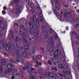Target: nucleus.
<instances>
[{
	"label": "nucleus",
	"instance_id": "nucleus-1",
	"mask_svg": "<svg viewBox=\"0 0 79 79\" xmlns=\"http://www.w3.org/2000/svg\"><path fill=\"white\" fill-rule=\"evenodd\" d=\"M30 19L32 21V22H29V25L31 28L32 29V31H34L35 35V36H38V35H39V31L37 30V29H36V30H34V28L36 27L35 24V23H34L35 20L36 19L35 16H33V17H30Z\"/></svg>",
	"mask_w": 79,
	"mask_h": 79
},
{
	"label": "nucleus",
	"instance_id": "nucleus-2",
	"mask_svg": "<svg viewBox=\"0 0 79 79\" xmlns=\"http://www.w3.org/2000/svg\"><path fill=\"white\" fill-rule=\"evenodd\" d=\"M5 40L2 39L1 40L0 44V50L2 49V48H5L7 51H9L10 48L11 47V44L10 43L8 45L6 42H5Z\"/></svg>",
	"mask_w": 79,
	"mask_h": 79
},
{
	"label": "nucleus",
	"instance_id": "nucleus-3",
	"mask_svg": "<svg viewBox=\"0 0 79 79\" xmlns=\"http://www.w3.org/2000/svg\"><path fill=\"white\" fill-rule=\"evenodd\" d=\"M54 44V39L53 37H50L48 41V44L49 45H52L49 49L50 52H51L50 54V56H52V55L54 54V52H55L54 51H53L54 47V46L53 45Z\"/></svg>",
	"mask_w": 79,
	"mask_h": 79
},
{
	"label": "nucleus",
	"instance_id": "nucleus-4",
	"mask_svg": "<svg viewBox=\"0 0 79 79\" xmlns=\"http://www.w3.org/2000/svg\"><path fill=\"white\" fill-rule=\"evenodd\" d=\"M19 44L18 43H17L15 44H13V48H12V53L13 55H15V50H16V48H18L19 49H20V48H19Z\"/></svg>",
	"mask_w": 79,
	"mask_h": 79
},
{
	"label": "nucleus",
	"instance_id": "nucleus-5",
	"mask_svg": "<svg viewBox=\"0 0 79 79\" xmlns=\"http://www.w3.org/2000/svg\"><path fill=\"white\" fill-rule=\"evenodd\" d=\"M15 49L16 50L15 54L16 57L18 59H21L22 57L21 55L19 54V51L18 50V48H16Z\"/></svg>",
	"mask_w": 79,
	"mask_h": 79
},
{
	"label": "nucleus",
	"instance_id": "nucleus-6",
	"mask_svg": "<svg viewBox=\"0 0 79 79\" xmlns=\"http://www.w3.org/2000/svg\"><path fill=\"white\" fill-rule=\"evenodd\" d=\"M35 58H36L37 59H38V60H41L42 59V57H41V56H40L37 55L36 56L33 58V61L35 62V63L36 64H38V60H36Z\"/></svg>",
	"mask_w": 79,
	"mask_h": 79
},
{
	"label": "nucleus",
	"instance_id": "nucleus-7",
	"mask_svg": "<svg viewBox=\"0 0 79 79\" xmlns=\"http://www.w3.org/2000/svg\"><path fill=\"white\" fill-rule=\"evenodd\" d=\"M61 51H60V50H56L55 54V57H57V56H60L61 55Z\"/></svg>",
	"mask_w": 79,
	"mask_h": 79
},
{
	"label": "nucleus",
	"instance_id": "nucleus-8",
	"mask_svg": "<svg viewBox=\"0 0 79 79\" xmlns=\"http://www.w3.org/2000/svg\"><path fill=\"white\" fill-rule=\"evenodd\" d=\"M60 64H59L58 66V68H59L62 69V67H63L62 64H65V61L63 60H61L60 62Z\"/></svg>",
	"mask_w": 79,
	"mask_h": 79
},
{
	"label": "nucleus",
	"instance_id": "nucleus-9",
	"mask_svg": "<svg viewBox=\"0 0 79 79\" xmlns=\"http://www.w3.org/2000/svg\"><path fill=\"white\" fill-rule=\"evenodd\" d=\"M47 27L46 25H44L43 26V30L42 31V33H44V34L45 35V34H47V32L46 31H47Z\"/></svg>",
	"mask_w": 79,
	"mask_h": 79
},
{
	"label": "nucleus",
	"instance_id": "nucleus-10",
	"mask_svg": "<svg viewBox=\"0 0 79 79\" xmlns=\"http://www.w3.org/2000/svg\"><path fill=\"white\" fill-rule=\"evenodd\" d=\"M31 67V64L28 63H27V66L23 68V70H26L28 69L29 68H30Z\"/></svg>",
	"mask_w": 79,
	"mask_h": 79
},
{
	"label": "nucleus",
	"instance_id": "nucleus-11",
	"mask_svg": "<svg viewBox=\"0 0 79 79\" xmlns=\"http://www.w3.org/2000/svg\"><path fill=\"white\" fill-rule=\"evenodd\" d=\"M59 75L60 76L61 79H66H66H68V77L66 75H63L61 73H59Z\"/></svg>",
	"mask_w": 79,
	"mask_h": 79
},
{
	"label": "nucleus",
	"instance_id": "nucleus-12",
	"mask_svg": "<svg viewBox=\"0 0 79 79\" xmlns=\"http://www.w3.org/2000/svg\"><path fill=\"white\" fill-rule=\"evenodd\" d=\"M23 41L24 42L26 45H27V46H31V44L27 42V40L25 39L24 37H23Z\"/></svg>",
	"mask_w": 79,
	"mask_h": 79
},
{
	"label": "nucleus",
	"instance_id": "nucleus-13",
	"mask_svg": "<svg viewBox=\"0 0 79 79\" xmlns=\"http://www.w3.org/2000/svg\"><path fill=\"white\" fill-rule=\"evenodd\" d=\"M27 48V46H24V49H23V48L21 47V48L20 49V50L22 52V53L24 52H25V49L26 50H27V48Z\"/></svg>",
	"mask_w": 79,
	"mask_h": 79
},
{
	"label": "nucleus",
	"instance_id": "nucleus-14",
	"mask_svg": "<svg viewBox=\"0 0 79 79\" xmlns=\"http://www.w3.org/2000/svg\"><path fill=\"white\" fill-rule=\"evenodd\" d=\"M19 3V0H14L11 2V4L12 5H14V4L18 5Z\"/></svg>",
	"mask_w": 79,
	"mask_h": 79
},
{
	"label": "nucleus",
	"instance_id": "nucleus-15",
	"mask_svg": "<svg viewBox=\"0 0 79 79\" xmlns=\"http://www.w3.org/2000/svg\"><path fill=\"white\" fill-rule=\"evenodd\" d=\"M14 75L15 76H18L19 74V73L18 72H17V70L16 69H14L13 70H12Z\"/></svg>",
	"mask_w": 79,
	"mask_h": 79
},
{
	"label": "nucleus",
	"instance_id": "nucleus-16",
	"mask_svg": "<svg viewBox=\"0 0 79 79\" xmlns=\"http://www.w3.org/2000/svg\"><path fill=\"white\" fill-rule=\"evenodd\" d=\"M11 71H12V70L7 69L4 71V73L5 74H10L11 73Z\"/></svg>",
	"mask_w": 79,
	"mask_h": 79
},
{
	"label": "nucleus",
	"instance_id": "nucleus-17",
	"mask_svg": "<svg viewBox=\"0 0 79 79\" xmlns=\"http://www.w3.org/2000/svg\"><path fill=\"white\" fill-rule=\"evenodd\" d=\"M38 16H42V11L41 9L38 10L37 12Z\"/></svg>",
	"mask_w": 79,
	"mask_h": 79
},
{
	"label": "nucleus",
	"instance_id": "nucleus-18",
	"mask_svg": "<svg viewBox=\"0 0 79 79\" xmlns=\"http://www.w3.org/2000/svg\"><path fill=\"white\" fill-rule=\"evenodd\" d=\"M13 65L12 64H9L7 66V68L8 69H11V68H13Z\"/></svg>",
	"mask_w": 79,
	"mask_h": 79
},
{
	"label": "nucleus",
	"instance_id": "nucleus-19",
	"mask_svg": "<svg viewBox=\"0 0 79 79\" xmlns=\"http://www.w3.org/2000/svg\"><path fill=\"white\" fill-rule=\"evenodd\" d=\"M2 65H6L7 63L6 62V61L5 59H3L2 60Z\"/></svg>",
	"mask_w": 79,
	"mask_h": 79
},
{
	"label": "nucleus",
	"instance_id": "nucleus-20",
	"mask_svg": "<svg viewBox=\"0 0 79 79\" xmlns=\"http://www.w3.org/2000/svg\"><path fill=\"white\" fill-rule=\"evenodd\" d=\"M39 20L40 21V22H41L42 24H44L45 22V20H44L43 19V18L41 17H39Z\"/></svg>",
	"mask_w": 79,
	"mask_h": 79
},
{
	"label": "nucleus",
	"instance_id": "nucleus-21",
	"mask_svg": "<svg viewBox=\"0 0 79 79\" xmlns=\"http://www.w3.org/2000/svg\"><path fill=\"white\" fill-rule=\"evenodd\" d=\"M4 27H2V26H0V37H2V36H3V33H1V32H2V30H3V29H4Z\"/></svg>",
	"mask_w": 79,
	"mask_h": 79
},
{
	"label": "nucleus",
	"instance_id": "nucleus-22",
	"mask_svg": "<svg viewBox=\"0 0 79 79\" xmlns=\"http://www.w3.org/2000/svg\"><path fill=\"white\" fill-rule=\"evenodd\" d=\"M63 73H65V74H71V73H70V71H69V70L68 69H66V71H63Z\"/></svg>",
	"mask_w": 79,
	"mask_h": 79
},
{
	"label": "nucleus",
	"instance_id": "nucleus-23",
	"mask_svg": "<svg viewBox=\"0 0 79 79\" xmlns=\"http://www.w3.org/2000/svg\"><path fill=\"white\" fill-rule=\"evenodd\" d=\"M20 28H21V29H22V30H23L24 31H25L26 29V27L23 25H20Z\"/></svg>",
	"mask_w": 79,
	"mask_h": 79
},
{
	"label": "nucleus",
	"instance_id": "nucleus-24",
	"mask_svg": "<svg viewBox=\"0 0 79 79\" xmlns=\"http://www.w3.org/2000/svg\"><path fill=\"white\" fill-rule=\"evenodd\" d=\"M16 8H17V11H19V9H21V8H22L21 6L18 5H17L16 6Z\"/></svg>",
	"mask_w": 79,
	"mask_h": 79
},
{
	"label": "nucleus",
	"instance_id": "nucleus-25",
	"mask_svg": "<svg viewBox=\"0 0 79 79\" xmlns=\"http://www.w3.org/2000/svg\"><path fill=\"white\" fill-rule=\"evenodd\" d=\"M51 74V73H50V72H46L45 73V76H46V77H50Z\"/></svg>",
	"mask_w": 79,
	"mask_h": 79
},
{
	"label": "nucleus",
	"instance_id": "nucleus-26",
	"mask_svg": "<svg viewBox=\"0 0 79 79\" xmlns=\"http://www.w3.org/2000/svg\"><path fill=\"white\" fill-rule=\"evenodd\" d=\"M19 69L20 71V74L21 77H23V72L21 71V69Z\"/></svg>",
	"mask_w": 79,
	"mask_h": 79
},
{
	"label": "nucleus",
	"instance_id": "nucleus-27",
	"mask_svg": "<svg viewBox=\"0 0 79 79\" xmlns=\"http://www.w3.org/2000/svg\"><path fill=\"white\" fill-rule=\"evenodd\" d=\"M22 55L23 57H26L27 56V53L24 52L22 53Z\"/></svg>",
	"mask_w": 79,
	"mask_h": 79
},
{
	"label": "nucleus",
	"instance_id": "nucleus-28",
	"mask_svg": "<svg viewBox=\"0 0 79 79\" xmlns=\"http://www.w3.org/2000/svg\"><path fill=\"white\" fill-rule=\"evenodd\" d=\"M55 6H56V8H57V9H58V10H60V9L61 8L60 5L58 4H56L55 5Z\"/></svg>",
	"mask_w": 79,
	"mask_h": 79
},
{
	"label": "nucleus",
	"instance_id": "nucleus-29",
	"mask_svg": "<svg viewBox=\"0 0 79 79\" xmlns=\"http://www.w3.org/2000/svg\"><path fill=\"white\" fill-rule=\"evenodd\" d=\"M3 72V67L2 65L0 66V74H2V73Z\"/></svg>",
	"mask_w": 79,
	"mask_h": 79
},
{
	"label": "nucleus",
	"instance_id": "nucleus-30",
	"mask_svg": "<svg viewBox=\"0 0 79 79\" xmlns=\"http://www.w3.org/2000/svg\"><path fill=\"white\" fill-rule=\"evenodd\" d=\"M44 74L43 73H41L40 74V79H42V78H43L44 77Z\"/></svg>",
	"mask_w": 79,
	"mask_h": 79
},
{
	"label": "nucleus",
	"instance_id": "nucleus-31",
	"mask_svg": "<svg viewBox=\"0 0 79 79\" xmlns=\"http://www.w3.org/2000/svg\"><path fill=\"white\" fill-rule=\"evenodd\" d=\"M68 68V67L66 65H64L63 66H62V69H67Z\"/></svg>",
	"mask_w": 79,
	"mask_h": 79
},
{
	"label": "nucleus",
	"instance_id": "nucleus-32",
	"mask_svg": "<svg viewBox=\"0 0 79 79\" xmlns=\"http://www.w3.org/2000/svg\"><path fill=\"white\" fill-rule=\"evenodd\" d=\"M53 11L54 12V13L55 14V15H56V14L58 12L57 11V10H56V8H54V9H53Z\"/></svg>",
	"mask_w": 79,
	"mask_h": 79
},
{
	"label": "nucleus",
	"instance_id": "nucleus-33",
	"mask_svg": "<svg viewBox=\"0 0 79 79\" xmlns=\"http://www.w3.org/2000/svg\"><path fill=\"white\" fill-rule=\"evenodd\" d=\"M44 35H45L44 38L48 39V34H47V33H45L44 34Z\"/></svg>",
	"mask_w": 79,
	"mask_h": 79
},
{
	"label": "nucleus",
	"instance_id": "nucleus-34",
	"mask_svg": "<svg viewBox=\"0 0 79 79\" xmlns=\"http://www.w3.org/2000/svg\"><path fill=\"white\" fill-rule=\"evenodd\" d=\"M18 43L21 44L22 43V39L20 38H19V40L18 41Z\"/></svg>",
	"mask_w": 79,
	"mask_h": 79
},
{
	"label": "nucleus",
	"instance_id": "nucleus-35",
	"mask_svg": "<svg viewBox=\"0 0 79 79\" xmlns=\"http://www.w3.org/2000/svg\"><path fill=\"white\" fill-rule=\"evenodd\" d=\"M32 53L33 55H35V48H32Z\"/></svg>",
	"mask_w": 79,
	"mask_h": 79
},
{
	"label": "nucleus",
	"instance_id": "nucleus-36",
	"mask_svg": "<svg viewBox=\"0 0 79 79\" xmlns=\"http://www.w3.org/2000/svg\"><path fill=\"white\" fill-rule=\"evenodd\" d=\"M52 76H53V77H52L53 79H56V77H57V75L56 74H54V75H52Z\"/></svg>",
	"mask_w": 79,
	"mask_h": 79
},
{
	"label": "nucleus",
	"instance_id": "nucleus-37",
	"mask_svg": "<svg viewBox=\"0 0 79 79\" xmlns=\"http://www.w3.org/2000/svg\"><path fill=\"white\" fill-rule=\"evenodd\" d=\"M28 73H29V74H30V75H31V74H32V70H31L29 69L28 71Z\"/></svg>",
	"mask_w": 79,
	"mask_h": 79
},
{
	"label": "nucleus",
	"instance_id": "nucleus-38",
	"mask_svg": "<svg viewBox=\"0 0 79 79\" xmlns=\"http://www.w3.org/2000/svg\"><path fill=\"white\" fill-rule=\"evenodd\" d=\"M72 34L74 35H77V33H76V32L73 31L72 32Z\"/></svg>",
	"mask_w": 79,
	"mask_h": 79
},
{
	"label": "nucleus",
	"instance_id": "nucleus-39",
	"mask_svg": "<svg viewBox=\"0 0 79 79\" xmlns=\"http://www.w3.org/2000/svg\"><path fill=\"white\" fill-rule=\"evenodd\" d=\"M24 32L22 31H20V34L21 36H23L24 35Z\"/></svg>",
	"mask_w": 79,
	"mask_h": 79
},
{
	"label": "nucleus",
	"instance_id": "nucleus-40",
	"mask_svg": "<svg viewBox=\"0 0 79 79\" xmlns=\"http://www.w3.org/2000/svg\"><path fill=\"white\" fill-rule=\"evenodd\" d=\"M42 53H43L44 56V57H45V58H47V55L46 54V53H45V52H42Z\"/></svg>",
	"mask_w": 79,
	"mask_h": 79
},
{
	"label": "nucleus",
	"instance_id": "nucleus-41",
	"mask_svg": "<svg viewBox=\"0 0 79 79\" xmlns=\"http://www.w3.org/2000/svg\"><path fill=\"white\" fill-rule=\"evenodd\" d=\"M10 60L11 63H15V60H13V59H10Z\"/></svg>",
	"mask_w": 79,
	"mask_h": 79
},
{
	"label": "nucleus",
	"instance_id": "nucleus-42",
	"mask_svg": "<svg viewBox=\"0 0 79 79\" xmlns=\"http://www.w3.org/2000/svg\"><path fill=\"white\" fill-rule=\"evenodd\" d=\"M2 54L3 55H6L7 56H8V54H7L5 52H4L3 51L2 52Z\"/></svg>",
	"mask_w": 79,
	"mask_h": 79
},
{
	"label": "nucleus",
	"instance_id": "nucleus-43",
	"mask_svg": "<svg viewBox=\"0 0 79 79\" xmlns=\"http://www.w3.org/2000/svg\"><path fill=\"white\" fill-rule=\"evenodd\" d=\"M51 68H52V69H55L56 71H57V69H56V67H55L53 66H52L51 67Z\"/></svg>",
	"mask_w": 79,
	"mask_h": 79
},
{
	"label": "nucleus",
	"instance_id": "nucleus-44",
	"mask_svg": "<svg viewBox=\"0 0 79 79\" xmlns=\"http://www.w3.org/2000/svg\"><path fill=\"white\" fill-rule=\"evenodd\" d=\"M53 29H51L49 30V34H52Z\"/></svg>",
	"mask_w": 79,
	"mask_h": 79
},
{
	"label": "nucleus",
	"instance_id": "nucleus-45",
	"mask_svg": "<svg viewBox=\"0 0 79 79\" xmlns=\"http://www.w3.org/2000/svg\"><path fill=\"white\" fill-rule=\"evenodd\" d=\"M27 32H26V33H24L23 34V36H25L26 37H27Z\"/></svg>",
	"mask_w": 79,
	"mask_h": 79
},
{
	"label": "nucleus",
	"instance_id": "nucleus-46",
	"mask_svg": "<svg viewBox=\"0 0 79 79\" xmlns=\"http://www.w3.org/2000/svg\"><path fill=\"white\" fill-rule=\"evenodd\" d=\"M79 26V24H76L75 25V28H78Z\"/></svg>",
	"mask_w": 79,
	"mask_h": 79
},
{
	"label": "nucleus",
	"instance_id": "nucleus-47",
	"mask_svg": "<svg viewBox=\"0 0 79 79\" xmlns=\"http://www.w3.org/2000/svg\"><path fill=\"white\" fill-rule=\"evenodd\" d=\"M31 14L32 15H33V16H35V12L34 11L32 12Z\"/></svg>",
	"mask_w": 79,
	"mask_h": 79
},
{
	"label": "nucleus",
	"instance_id": "nucleus-48",
	"mask_svg": "<svg viewBox=\"0 0 79 79\" xmlns=\"http://www.w3.org/2000/svg\"><path fill=\"white\" fill-rule=\"evenodd\" d=\"M48 63L49 64V65H52V62L50 61V60H48Z\"/></svg>",
	"mask_w": 79,
	"mask_h": 79
},
{
	"label": "nucleus",
	"instance_id": "nucleus-49",
	"mask_svg": "<svg viewBox=\"0 0 79 79\" xmlns=\"http://www.w3.org/2000/svg\"><path fill=\"white\" fill-rule=\"evenodd\" d=\"M44 42H48V38H44Z\"/></svg>",
	"mask_w": 79,
	"mask_h": 79
},
{
	"label": "nucleus",
	"instance_id": "nucleus-50",
	"mask_svg": "<svg viewBox=\"0 0 79 79\" xmlns=\"http://www.w3.org/2000/svg\"><path fill=\"white\" fill-rule=\"evenodd\" d=\"M37 72L39 74H40V73L41 71H40V69H38L37 71Z\"/></svg>",
	"mask_w": 79,
	"mask_h": 79
},
{
	"label": "nucleus",
	"instance_id": "nucleus-51",
	"mask_svg": "<svg viewBox=\"0 0 79 79\" xmlns=\"http://www.w3.org/2000/svg\"><path fill=\"white\" fill-rule=\"evenodd\" d=\"M28 5L29 6H31L32 5V3H29L28 4Z\"/></svg>",
	"mask_w": 79,
	"mask_h": 79
},
{
	"label": "nucleus",
	"instance_id": "nucleus-52",
	"mask_svg": "<svg viewBox=\"0 0 79 79\" xmlns=\"http://www.w3.org/2000/svg\"><path fill=\"white\" fill-rule=\"evenodd\" d=\"M21 62L22 63V64H24V60H21Z\"/></svg>",
	"mask_w": 79,
	"mask_h": 79
},
{
	"label": "nucleus",
	"instance_id": "nucleus-53",
	"mask_svg": "<svg viewBox=\"0 0 79 79\" xmlns=\"http://www.w3.org/2000/svg\"><path fill=\"white\" fill-rule=\"evenodd\" d=\"M70 17L72 18H74V17H75V15H72L70 16Z\"/></svg>",
	"mask_w": 79,
	"mask_h": 79
},
{
	"label": "nucleus",
	"instance_id": "nucleus-54",
	"mask_svg": "<svg viewBox=\"0 0 79 79\" xmlns=\"http://www.w3.org/2000/svg\"><path fill=\"white\" fill-rule=\"evenodd\" d=\"M19 40V38H18V37H16L15 38V40L16 42H17V41H18Z\"/></svg>",
	"mask_w": 79,
	"mask_h": 79
},
{
	"label": "nucleus",
	"instance_id": "nucleus-55",
	"mask_svg": "<svg viewBox=\"0 0 79 79\" xmlns=\"http://www.w3.org/2000/svg\"><path fill=\"white\" fill-rule=\"evenodd\" d=\"M41 50L44 52V48H40Z\"/></svg>",
	"mask_w": 79,
	"mask_h": 79
},
{
	"label": "nucleus",
	"instance_id": "nucleus-56",
	"mask_svg": "<svg viewBox=\"0 0 79 79\" xmlns=\"http://www.w3.org/2000/svg\"><path fill=\"white\" fill-rule=\"evenodd\" d=\"M28 32H29L28 33H29V34H32V32L31 31V30H29L28 31Z\"/></svg>",
	"mask_w": 79,
	"mask_h": 79
},
{
	"label": "nucleus",
	"instance_id": "nucleus-57",
	"mask_svg": "<svg viewBox=\"0 0 79 79\" xmlns=\"http://www.w3.org/2000/svg\"><path fill=\"white\" fill-rule=\"evenodd\" d=\"M55 38L56 39H58V35H56L55 36Z\"/></svg>",
	"mask_w": 79,
	"mask_h": 79
},
{
	"label": "nucleus",
	"instance_id": "nucleus-58",
	"mask_svg": "<svg viewBox=\"0 0 79 79\" xmlns=\"http://www.w3.org/2000/svg\"><path fill=\"white\" fill-rule=\"evenodd\" d=\"M35 78V76H32L30 79H34Z\"/></svg>",
	"mask_w": 79,
	"mask_h": 79
},
{
	"label": "nucleus",
	"instance_id": "nucleus-59",
	"mask_svg": "<svg viewBox=\"0 0 79 79\" xmlns=\"http://www.w3.org/2000/svg\"><path fill=\"white\" fill-rule=\"evenodd\" d=\"M3 9L4 10V11H5V10H6V6L4 7Z\"/></svg>",
	"mask_w": 79,
	"mask_h": 79
},
{
	"label": "nucleus",
	"instance_id": "nucleus-60",
	"mask_svg": "<svg viewBox=\"0 0 79 79\" xmlns=\"http://www.w3.org/2000/svg\"><path fill=\"white\" fill-rule=\"evenodd\" d=\"M2 13H3L4 15H5L6 12L5 11V10H3L2 12Z\"/></svg>",
	"mask_w": 79,
	"mask_h": 79
},
{
	"label": "nucleus",
	"instance_id": "nucleus-61",
	"mask_svg": "<svg viewBox=\"0 0 79 79\" xmlns=\"http://www.w3.org/2000/svg\"><path fill=\"white\" fill-rule=\"evenodd\" d=\"M15 26H17V27H18L19 26V25H18V23H15Z\"/></svg>",
	"mask_w": 79,
	"mask_h": 79
},
{
	"label": "nucleus",
	"instance_id": "nucleus-62",
	"mask_svg": "<svg viewBox=\"0 0 79 79\" xmlns=\"http://www.w3.org/2000/svg\"><path fill=\"white\" fill-rule=\"evenodd\" d=\"M68 15H71V12H69L68 13Z\"/></svg>",
	"mask_w": 79,
	"mask_h": 79
},
{
	"label": "nucleus",
	"instance_id": "nucleus-63",
	"mask_svg": "<svg viewBox=\"0 0 79 79\" xmlns=\"http://www.w3.org/2000/svg\"><path fill=\"white\" fill-rule=\"evenodd\" d=\"M76 62L77 63H79V59L77 60Z\"/></svg>",
	"mask_w": 79,
	"mask_h": 79
},
{
	"label": "nucleus",
	"instance_id": "nucleus-64",
	"mask_svg": "<svg viewBox=\"0 0 79 79\" xmlns=\"http://www.w3.org/2000/svg\"><path fill=\"white\" fill-rule=\"evenodd\" d=\"M77 22L79 23V18H77Z\"/></svg>",
	"mask_w": 79,
	"mask_h": 79
}]
</instances>
